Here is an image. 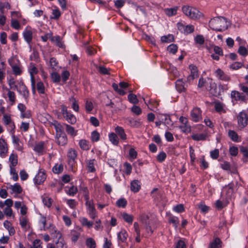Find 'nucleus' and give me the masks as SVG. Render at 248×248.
I'll list each match as a JSON object with an SVG mask.
<instances>
[{
    "mask_svg": "<svg viewBox=\"0 0 248 248\" xmlns=\"http://www.w3.org/2000/svg\"><path fill=\"white\" fill-rule=\"evenodd\" d=\"M216 77L219 79L225 81H229L231 80L230 77L225 74L221 69L218 68L215 71Z\"/></svg>",
    "mask_w": 248,
    "mask_h": 248,
    "instance_id": "aec40b11",
    "label": "nucleus"
},
{
    "mask_svg": "<svg viewBox=\"0 0 248 248\" xmlns=\"http://www.w3.org/2000/svg\"><path fill=\"white\" fill-rule=\"evenodd\" d=\"M129 124L131 127H140L142 123L140 121V120H135L132 118H128L127 119Z\"/></svg>",
    "mask_w": 248,
    "mask_h": 248,
    "instance_id": "ea45409f",
    "label": "nucleus"
},
{
    "mask_svg": "<svg viewBox=\"0 0 248 248\" xmlns=\"http://www.w3.org/2000/svg\"><path fill=\"white\" fill-rule=\"evenodd\" d=\"M57 142L60 145H64L67 142V140L65 133H60L59 136H56Z\"/></svg>",
    "mask_w": 248,
    "mask_h": 248,
    "instance_id": "c85d7f7f",
    "label": "nucleus"
},
{
    "mask_svg": "<svg viewBox=\"0 0 248 248\" xmlns=\"http://www.w3.org/2000/svg\"><path fill=\"white\" fill-rule=\"evenodd\" d=\"M9 161L10 163V168H15L17 164L18 159L17 155L14 153H12L9 156Z\"/></svg>",
    "mask_w": 248,
    "mask_h": 248,
    "instance_id": "7c9ffc66",
    "label": "nucleus"
},
{
    "mask_svg": "<svg viewBox=\"0 0 248 248\" xmlns=\"http://www.w3.org/2000/svg\"><path fill=\"white\" fill-rule=\"evenodd\" d=\"M86 201V205L89 211V214L91 218L94 219L95 217V208L93 202V201L88 200Z\"/></svg>",
    "mask_w": 248,
    "mask_h": 248,
    "instance_id": "412c9836",
    "label": "nucleus"
},
{
    "mask_svg": "<svg viewBox=\"0 0 248 248\" xmlns=\"http://www.w3.org/2000/svg\"><path fill=\"white\" fill-rule=\"evenodd\" d=\"M222 242L220 239L218 238H215L213 242H211L209 245L210 248H219L221 247Z\"/></svg>",
    "mask_w": 248,
    "mask_h": 248,
    "instance_id": "4c0bfd02",
    "label": "nucleus"
},
{
    "mask_svg": "<svg viewBox=\"0 0 248 248\" xmlns=\"http://www.w3.org/2000/svg\"><path fill=\"white\" fill-rule=\"evenodd\" d=\"M246 117L245 112H241L237 117L238 124L242 127H245L248 124V121Z\"/></svg>",
    "mask_w": 248,
    "mask_h": 248,
    "instance_id": "5701e85b",
    "label": "nucleus"
},
{
    "mask_svg": "<svg viewBox=\"0 0 248 248\" xmlns=\"http://www.w3.org/2000/svg\"><path fill=\"white\" fill-rule=\"evenodd\" d=\"M4 124L6 125H9L12 130L15 128V124L13 122L11 116L8 114H4L2 118Z\"/></svg>",
    "mask_w": 248,
    "mask_h": 248,
    "instance_id": "393cba45",
    "label": "nucleus"
},
{
    "mask_svg": "<svg viewBox=\"0 0 248 248\" xmlns=\"http://www.w3.org/2000/svg\"><path fill=\"white\" fill-rule=\"evenodd\" d=\"M179 128L183 132L185 133H188L191 131V127L187 124H182L179 126Z\"/></svg>",
    "mask_w": 248,
    "mask_h": 248,
    "instance_id": "338daca9",
    "label": "nucleus"
},
{
    "mask_svg": "<svg viewBox=\"0 0 248 248\" xmlns=\"http://www.w3.org/2000/svg\"><path fill=\"white\" fill-rule=\"evenodd\" d=\"M177 27L179 31L185 34H188L192 33L194 31V26L193 25H185L182 22L177 23Z\"/></svg>",
    "mask_w": 248,
    "mask_h": 248,
    "instance_id": "6e6552de",
    "label": "nucleus"
},
{
    "mask_svg": "<svg viewBox=\"0 0 248 248\" xmlns=\"http://www.w3.org/2000/svg\"><path fill=\"white\" fill-rule=\"evenodd\" d=\"M8 188L11 190V194H18L22 192V188L18 183H16L14 185H10Z\"/></svg>",
    "mask_w": 248,
    "mask_h": 248,
    "instance_id": "a878e982",
    "label": "nucleus"
},
{
    "mask_svg": "<svg viewBox=\"0 0 248 248\" xmlns=\"http://www.w3.org/2000/svg\"><path fill=\"white\" fill-rule=\"evenodd\" d=\"M127 236L128 234L124 230H121V231L118 233V238L122 242H125L126 241Z\"/></svg>",
    "mask_w": 248,
    "mask_h": 248,
    "instance_id": "a19ab883",
    "label": "nucleus"
},
{
    "mask_svg": "<svg viewBox=\"0 0 248 248\" xmlns=\"http://www.w3.org/2000/svg\"><path fill=\"white\" fill-rule=\"evenodd\" d=\"M240 152L243 154L242 160L244 163L248 162V149L246 147L241 146L240 148Z\"/></svg>",
    "mask_w": 248,
    "mask_h": 248,
    "instance_id": "473e14b6",
    "label": "nucleus"
},
{
    "mask_svg": "<svg viewBox=\"0 0 248 248\" xmlns=\"http://www.w3.org/2000/svg\"><path fill=\"white\" fill-rule=\"evenodd\" d=\"M51 41L59 47L63 48L64 46V45L62 41V39L59 36H52Z\"/></svg>",
    "mask_w": 248,
    "mask_h": 248,
    "instance_id": "72a5a7b5",
    "label": "nucleus"
},
{
    "mask_svg": "<svg viewBox=\"0 0 248 248\" xmlns=\"http://www.w3.org/2000/svg\"><path fill=\"white\" fill-rule=\"evenodd\" d=\"M140 189V182L138 180H134L131 182L130 189L134 193L138 192Z\"/></svg>",
    "mask_w": 248,
    "mask_h": 248,
    "instance_id": "c756f323",
    "label": "nucleus"
},
{
    "mask_svg": "<svg viewBox=\"0 0 248 248\" xmlns=\"http://www.w3.org/2000/svg\"><path fill=\"white\" fill-rule=\"evenodd\" d=\"M206 138V135L205 134H194L192 136L193 140L196 141L204 140Z\"/></svg>",
    "mask_w": 248,
    "mask_h": 248,
    "instance_id": "603ef678",
    "label": "nucleus"
},
{
    "mask_svg": "<svg viewBox=\"0 0 248 248\" xmlns=\"http://www.w3.org/2000/svg\"><path fill=\"white\" fill-rule=\"evenodd\" d=\"M109 139L111 142L114 145H117L119 143V139L117 135L114 133H111L109 135Z\"/></svg>",
    "mask_w": 248,
    "mask_h": 248,
    "instance_id": "49530a36",
    "label": "nucleus"
},
{
    "mask_svg": "<svg viewBox=\"0 0 248 248\" xmlns=\"http://www.w3.org/2000/svg\"><path fill=\"white\" fill-rule=\"evenodd\" d=\"M228 135L230 139L234 141H238V135L237 133L233 130H229L228 132Z\"/></svg>",
    "mask_w": 248,
    "mask_h": 248,
    "instance_id": "5fc2aeb1",
    "label": "nucleus"
},
{
    "mask_svg": "<svg viewBox=\"0 0 248 248\" xmlns=\"http://www.w3.org/2000/svg\"><path fill=\"white\" fill-rule=\"evenodd\" d=\"M86 37L87 36L83 34L82 30L78 28V40L81 43V46L85 49L88 55H93L97 52L96 49L89 45V38L86 39Z\"/></svg>",
    "mask_w": 248,
    "mask_h": 248,
    "instance_id": "f03ea898",
    "label": "nucleus"
},
{
    "mask_svg": "<svg viewBox=\"0 0 248 248\" xmlns=\"http://www.w3.org/2000/svg\"><path fill=\"white\" fill-rule=\"evenodd\" d=\"M46 171L43 169H40L33 178V182L36 185H41L46 181Z\"/></svg>",
    "mask_w": 248,
    "mask_h": 248,
    "instance_id": "0eeeda50",
    "label": "nucleus"
},
{
    "mask_svg": "<svg viewBox=\"0 0 248 248\" xmlns=\"http://www.w3.org/2000/svg\"><path fill=\"white\" fill-rule=\"evenodd\" d=\"M15 61V60H10L9 64L12 67L13 73L16 75H20L22 73L21 65L18 62L16 63Z\"/></svg>",
    "mask_w": 248,
    "mask_h": 248,
    "instance_id": "ddd939ff",
    "label": "nucleus"
},
{
    "mask_svg": "<svg viewBox=\"0 0 248 248\" xmlns=\"http://www.w3.org/2000/svg\"><path fill=\"white\" fill-rule=\"evenodd\" d=\"M42 201L44 204L48 207H50L52 204V201L51 198L47 196H44L42 197Z\"/></svg>",
    "mask_w": 248,
    "mask_h": 248,
    "instance_id": "052dcab7",
    "label": "nucleus"
},
{
    "mask_svg": "<svg viewBox=\"0 0 248 248\" xmlns=\"http://www.w3.org/2000/svg\"><path fill=\"white\" fill-rule=\"evenodd\" d=\"M8 148L5 140L3 139H0V156L4 157L8 153Z\"/></svg>",
    "mask_w": 248,
    "mask_h": 248,
    "instance_id": "a211bd4d",
    "label": "nucleus"
},
{
    "mask_svg": "<svg viewBox=\"0 0 248 248\" xmlns=\"http://www.w3.org/2000/svg\"><path fill=\"white\" fill-rule=\"evenodd\" d=\"M189 68L190 70V74L187 77L186 81L191 83L195 78L199 77V73L198 68L195 65L190 64Z\"/></svg>",
    "mask_w": 248,
    "mask_h": 248,
    "instance_id": "1a4fd4ad",
    "label": "nucleus"
},
{
    "mask_svg": "<svg viewBox=\"0 0 248 248\" xmlns=\"http://www.w3.org/2000/svg\"><path fill=\"white\" fill-rule=\"evenodd\" d=\"M57 248H67L65 241L62 238H59L56 243Z\"/></svg>",
    "mask_w": 248,
    "mask_h": 248,
    "instance_id": "69168bd1",
    "label": "nucleus"
},
{
    "mask_svg": "<svg viewBox=\"0 0 248 248\" xmlns=\"http://www.w3.org/2000/svg\"><path fill=\"white\" fill-rule=\"evenodd\" d=\"M46 218L43 216V215H41L40 217L39 220V225L40 228V229L41 230L46 231L47 227L46 226Z\"/></svg>",
    "mask_w": 248,
    "mask_h": 248,
    "instance_id": "c9c22d12",
    "label": "nucleus"
},
{
    "mask_svg": "<svg viewBox=\"0 0 248 248\" xmlns=\"http://www.w3.org/2000/svg\"><path fill=\"white\" fill-rule=\"evenodd\" d=\"M175 87L177 91L179 93H181L185 92L186 91L187 86H186L183 79L180 78L176 81Z\"/></svg>",
    "mask_w": 248,
    "mask_h": 248,
    "instance_id": "4be33fe9",
    "label": "nucleus"
},
{
    "mask_svg": "<svg viewBox=\"0 0 248 248\" xmlns=\"http://www.w3.org/2000/svg\"><path fill=\"white\" fill-rule=\"evenodd\" d=\"M80 192L83 193L85 200L86 201L89 200V191L87 187L81 185L80 186Z\"/></svg>",
    "mask_w": 248,
    "mask_h": 248,
    "instance_id": "3c124183",
    "label": "nucleus"
},
{
    "mask_svg": "<svg viewBox=\"0 0 248 248\" xmlns=\"http://www.w3.org/2000/svg\"><path fill=\"white\" fill-rule=\"evenodd\" d=\"M115 131L116 134L118 135L122 140H125L127 139V136L125 133L124 129L121 126H117Z\"/></svg>",
    "mask_w": 248,
    "mask_h": 248,
    "instance_id": "cd10ccee",
    "label": "nucleus"
},
{
    "mask_svg": "<svg viewBox=\"0 0 248 248\" xmlns=\"http://www.w3.org/2000/svg\"><path fill=\"white\" fill-rule=\"evenodd\" d=\"M100 139V134L96 130L93 131L91 133V140L93 142H97Z\"/></svg>",
    "mask_w": 248,
    "mask_h": 248,
    "instance_id": "e2e57ef3",
    "label": "nucleus"
},
{
    "mask_svg": "<svg viewBox=\"0 0 248 248\" xmlns=\"http://www.w3.org/2000/svg\"><path fill=\"white\" fill-rule=\"evenodd\" d=\"M14 206L17 210L20 209L21 216H26L28 212V207L23 202L16 201L14 203Z\"/></svg>",
    "mask_w": 248,
    "mask_h": 248,
    "instance_id": "4468645a",
    "label": "nucleus"
},
{
    "mask_svg": "<svg viewBox=\"0 0 248 248\" xmlns=\"http://www.w3.org/2000/svg\"><path fill=\"white\" fill-rule=\"evenodd\" d=\"M178 7L177 6L170 8H166L164 9L165 13L168 16H174L177 13Z\"/></svg>",
    "mask_w": 248,
    "mask_h": 248,
    "instance_id": "79ce46f5",
    "label": "nucleus"
},
{
    "mask_svg": "<svg viewBox=\"0 0 248 248\" xmlns=\"http://www.w3.org/2000/svg\"><path fill=\"white\" fill-rule=\"evenodd\" d=\"M122 216L123 219L127 223L132 224L133 220V216L131 215L128 214L126 213H122Z\"/></svg>",
    "mask_w": 248,
    "mask_h": 248,
    "instance_id": "864d4df0",
    "label": "nucleus"
},
{
    "mask_svg": "<svg viewBox=\"0 0 248 248\" xmlns=\"http://www.w3.org/2000/svg\"><path fill=\"white\" fill-rule=\"evenodd\" d=\"M36 88L39 93H44L45 92V88L44 84L42 82L38 81L36 84Z\"/></svg>",
    "mask_w": 248,
    "mask_h": 248,
    "instance_id": "bf43d9fd",
    "label": "nucleus"
},
{
    "mask_svg": "<svg viewBox=\"0 0 248 248\" xmlns=\"http://www.w3.org/2000/svg\"><path fill=\"white\" fill-rule=\"evenodd\" d=\"M209 26L211 29L222 31L228 28L227 19L222 16H217L211 19L209 22Z\"/></svg>",
    "mask_w": 248,
    "mask_h": 248,
    "instance_id": "f257e3e1",
    "label": "nucleus"
},
{
    "mask_svg": "<svg viewBox=\"0 0 248 248\" xmlns=\"http://www.w3.org/2000/svg\"><path fill=\"white\" fill-rule=\"evenodd\" d=\"M11 25L15 30H18L21 29L20 23L16 19L11 18Z\"/></svg>",
    "mask_w": 248,
    "mask_h": 248,
    "instance_id": "13d9d810",
    "label": "nucleus"
},
{
    "mask_svg": "<svg viewBox=\"0 0 248 248\" xmlns=\"http://www.w3.org/2000/svg\"><path fill=\"white\" fill-rule=\"evenodd\" d=\"M79 221L82 226H85L88 228H91L93 225V222L89 221L88 219L85 217H80Z\"/></svg>",
    "mask_w": 248,
    "mask_h": 248,
    "instance_id": "c03bdc74",
    "label": "nucleus"
},
{
    "mask_svg": "<svg viewBox=\"0 0 248 248\" xmlns=\"http://www.w3.org/2000/svg\"><path fill=\"white\" fill-rule=\"evenodd\" d=\"M127 204V201L124 198H120L116 202V205L118 207L124 208Z\"/></svg>",
    "mask_w": 248,
    "mask_h": 248,
    "instance_id": "4d7b16f0",
    "label": "nucleus"
},
{
    "mask_svg": "<svg viewBox=\"0 0 248 248\" xmlns=\"http://www.w3.org/2000/svg\"><path fill=\"white\" fill-rule=\"evenodd\" d=\"M202 111L200 108L195 107L190 112V115L193 121L199 122L202 119Z\"/></svg>",
    "mask_w": 248,
    "mask_h": 248,
    "instance_id": "9b49d317",
    "label": "nucleus"
},
{
    "mask_svg": "<svg viewBox=\"0 0 248 248\" xmlns=\"http://www.w3.org/2000/svg\"><path fill=\"white\" fill-rule=\"evenodd\" d=\"M6 64L4 62H0V82H1L5 76Z\"/></svg>",
    "mask_w": 248,
    "mask_h": 248,
    "instance_id": "58836bf2",
    "label": "nucleus"
},
{
    "mask_svg": "<svg viewBox=\"0 0 248 248\" xmlns=\"http://www.w3.org/2000/svg\"><path fill=\"white\" fill-rule=\"evenodd\" d=\"M3 226L8 230L9 234L13 235L15 233V230L11 223L8 220H5L3 222Z\"/></svg>",
    "mask_w": 248,
    "mask_h": 248,
    "instance_id": "2f4dec72",
    "label": "nucleus"
},
{
    "mask_svg": "<svg viewBox=\"0 0 248 248\" xmlns=\"http://www.w3.org/2000/svg\"><path fill=\"white\" fill-rule=\"evenodd\" d=\"M215 109L217 112L219 113L226 112V110L224 108V105L220 102L215 103Z\"/></svg>",
    "mask_w": 248,
    "mask_h": 248,
    "instance_id": "09e8293b",
    "label": "nucleus"
},
{
    "mask_svg": "<svg viewBox=\"0 0 248 248\" xmlns=\"http://www.w3.org/2000/svg\"><path fill=\"white\" fill-rule=\"evenodd\" d=\"M93 108V102L89 100H87L85 103V109L87 112H91Z\"/></svg>",
    "mask_w": 248,
    "mask_h": 248,
    "instance_id": "0e129e2a",
    "label": "nucleus"
},
{
    "mask_svg": "<svg viewBox=\"0 0 248 248\" xmlns=\"http://www.w3.org/2000/svg\"><path fill=\"white\" fill-rule=\"evenodd\" d=\"M2 96L11 105L14 104L16 102V97L15 93L6 87L2 86Z\"/></svg>",
    "mask_w": 248,
    "mask_h": 248,
    "instance_id": "39448f33",
    "label": "nucleus"
},
{
    "mask_svg": "<svg viewBox=\"0 0 248 248\" xmlns=\"http://www.w3.org/2000/svg\"><path fill=\"white\" fill-rule=\"evenodd\" d=\"M19 224L21 228L27 230L30 228V223L27 216H21L19 217Z\"/></svg>",
    "mask_w": 248,
    "mask_h": 248,
    "instance_id": "6ab92c4d",
    "label": "nucleus"
},
{
    "mask_svg": "<svg viewBox=\"0 0 248 248\" xmlns=\"http://www.w3.org/2000/svg\"><path fill=\"white\" fill-rule=\"evenodd\" d=\"M178 50V46L176 45L172 44L169 45L167 47V50L172 54H175Z\"/></svg>",
    "mask_w": 248,
    "mask_h": 248,
    "instance_id": "680f3d73",
    "label": "nucleus"
},
{
    "mask_svg": "<svg viewBox=\"0 0 248 248\" xmlns=\"http://www.w3.org/2000/svg\"><path fill=\"white\" fill-rule=\"evenodd\" d=\"M128 99L130 102L133 104H138L139 100L137 98V96L135 94L130 93L128 95Z\"/></svg>",
    "mask_w": 248,
    "mask_h": 248,
    "instance_id": "774afa93",
    "label": "nucleus"
},
{
    "mask_svg": "<svg viewBox=\"0 0 248 248\" xmlns=\"http://www.w3.org/2000/svg\"><path fill=\"white\" fill-rule=\"evenodd\" d=\"M17 90L25 99L28 98L29 91L24 84L23 83L20 84L18 87H17Z\"/></svg>",
    "mask_w": 248,
    "mask_h": 248,
    "instance_id": "bb28decb",
    "label": "nucleus"
},
{
    "mask_svg": "<svg viewBox=\"0 0 248 248\" xmlns=\"http://www.w3.org/2000/svg\"><path fill=\"white\" fill-rule=\"evenodd\" d=\"M63 170V164L62 163L56 164L52 168V171L55 174H60Z\"/></svg>",
    "mask_w": 248,
    "mask_h": 248,
    "instance_id": "e433bc0d",
    "label": "nucleus"
},
{
    "mask_svg": "<svg viewBox=\"0 0 248 248\" xmlns=\"http://www.w3.org/2000/svg\"><path fill=\"white\" fill-rule=\"evenodd\" d=\"M211 48L213 49L215 54H212L211 55V58L215 60L218 61L219 60V56L223 55V52L222 49L217 46L212 45L211 46Z\"/></svg>",
    "mask_w": 248,
    "mask_h": 248,
    "instance_id": "f8f14e48",
    "label": "nucleus"
},
{
    "mask_svg": "<svg viewBox=\"0 0 248 248\" xmlns=\"http://www.w3.org/2000/svg\"><path fill=\"white\" fill-rule=\"evenodd\" d=\"M169 223L170 224H172L175 228L177 229L178 225L179 223V220L177 217L171 216L169 218Z\"/></svg>",
    "mask_w": 248,
    "mask_h": 248,
    "instance_id": "8fccbe9b",
    "label": "nucleus"
},
{
    "mask_svg": "<svg viewBox=\"0 0 248 248\" xmlns=\"http://www.w3.org/2000/svg\"><path fill=\"white\" fill-rule=\"evenodd\" d=\"M182 11L185 15L193 19H199L203 15L196 8L188 5H184L183 6Z\"/></svg>",
    "mask_w": 248,
    "mask_h": 248,
    "instance_id": "7ed1b4c3",
    "label": "nucleus"
},
{
    "mask_svg": "<svg viewBox=\"0 0 248 248\" xmlns=\"http://www.w3.org/2000/svg\"><path fill=\"white\" fill-rule=\"evenodd\" d=\"M28 72L30 73L31 80V85L33 93L35 92V79L34 75L38 72L37 68L33 62H31L28 66Z\"/></svg>",
    "mask_w": 248,
    "mask_h": 248,
    "instance_id": "423d86ee",
    "label": "nucleus"
},
{
    "mask_svg": "<svg viewBox=\"0 0 248 248\" xmlns=\"http://www.w3.org/2000/svg\"><path fill=\"white\" fill-rule=\"evenodd\" d=\"M12 143L15 148L19 151H22L23 149V144L19 138L13 134L12 135Z\"/></svg>",
    "mask_w": 248,
    "mask_h": 248,
    "instance_id": "dca6fc26",
    "label": "nucleus"
},
{
    "mask_svg": "<svg viewBox=\"0 0 248 248\" xmlns=\"http://www.w3.org/2000/svg\"><path fill=\"white\" fill-rule=\"evenodd\" d=\"M23 35L25 41L30 44L32 39V31L30 27H27L23 32Z\"/></svg>",
    "mask_w": 248,
    "mask_h": 248,
    "instance_id": "f3484780",
    "label": "nucleus"
},
{
    "mask_svg": "<svg viewBox=\"0 0 248 248\" xmlns=\"http://www.w3.org/2000/svg\"><path fill=\"white\" fill-rule=\"evenodd\" d=\"M210 93L215 96L218 97L221 95V92L218 89L217 85L213 83L211 85Z\"/></svg>",
    "mask_w": 248,
    "mask_h": 248,
    "instance_id": "f704fd0d",
    "label": "nucleus"
},
{
    "mask_svg": "<svg viewBox=\"0 0 248 248\" xmlns=\"http://www.w3.org/2000/svg\"><path fill=\"white\" fill-rule=\"evenodd\" d=\"M231 97L236 101H241L246 102L248 100V97L245 95L243 93H241L238 91H232L231 92Z\"/></svg>",
    "mask_w": 248,
    "mask_h": 248,
    "instance_id": "2eb2a0df",
    "label": "nucleus"
},
{
    "mask_svg": "<svg viewBox=\"0 0 248 248\" xmlns=\"http://www.w3.org/2000/svg\"><path fill=\"white\" fill-rule=\"evenodd\" d=\"M161 40L164 43H170L174 41V37L172 34L162 36Z\"/></svg>",
    "mask_w": 248,
    "mask_h": 248,
    "instance_id": "6e6d98bb",
    "label": "nucleus"
},
{
    "mask_svg": "<svg viewBox=\"0 0 248 248\" xmlns=\"http://www.w3.org/2000/svg\"><path fill=\"white\" fill-rule=\"evenodd\" d=\"M61 12L58 7H55L52 10V15L51 18L54 19H58L61 16Z\"/></svg>",
    "mask_w": 248,
    "mask_h": 248,
    "instance_id": "37998d69",
    "label": "nucleus"
},
{
    "mask_svg": "<svg viewBox=\"0 0 248 248\" xmlns=\"http://www.w3.org/2000/svg\"><path fill=\"white\" fill-rule=\"evenodd\" d=\"M13 201L11 199H7L4 202H0V208L3 209L4 215L8 218H14L15 214L12 209Z\"/></svg>",
    "mask_w": 248,
    "mask_h": 248,
    "instance_id": "20e7f679",
    "label": "nucleus"
},
{
    "mask_svg": "<svg viewBox=\"0 0 248 248\" xmlns=\"http://www.w3.org/2000/svg\"><path fill=\"white\" fill-rule=\"evenodd\" d=\"M80 148L83 150H88L90 148L89 142L85 140H80L79 142Z\"/></svg>",
    "mask_w": 248,
    "mask_h": 248,
    "instance_id": "a18cd8bd",
    "label": "nucleus"
},
{
    "mask_svg": "<svg viewBox=\"0 0 248 248\" xmlns=\"http://www.w3.org/2000/svg\"><path fill=\"white\" fill-rule=\"evenodd\" d=\"M86 245L89 248H95L96 247L95 241L93 238L91 237L86 239Z\"/></svg>",
    "mask_w": 248,
    "mask_h": 248,
    "instance_id": "de8ad7c7",
    "label": "nucleus"
},
{
    "mask_svg": "<svg viewBox=\"0 0 248 248\" xmlns=\"http://www.w3.org/2000/svg\"><path fill=\"white\" fill-rule=\"evenodd\" d=\"M62 112L64 118L70 123L74 124L76 122V117L67 111L66 107L62 106Z\"/></svg>",
    "mask_w": 248,
    "mask_h": 248,
    "instance_id": "9d476101",
    "label": "nucleus"
},
{
    "mask_svg": "<svg viewBox=\"0 0 248 248\" xmlns=\"http://www.w3.org/2000/svg\"><path fill=\"white\" fill-rule=\"evenodd\" d=\"M68 157L69 165L71 166L74 165L76 162V151L73 149H70L68 153Z\"/></svg>",
    "mask_w": 248,
    "mask_h": 248,
    "instance_id": "b1692460",
    "label": "nucleus"
}]
</instances>
